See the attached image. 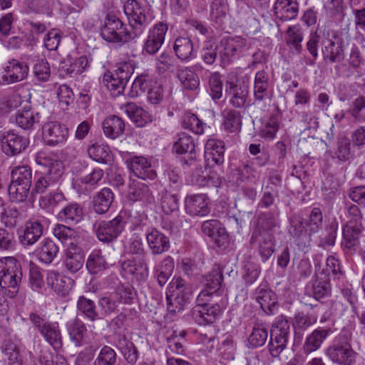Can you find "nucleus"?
I'll list each match as a JSON object with an SVG mask.
<instances>
[{
  "instance_id": "obj_1",
  "label": "nucleus",
  "mask_w": 365,
  "mask_h": 365,
  "mask_svg": "<svg viewBox=\"0 0 365 365\" xmlns=\"http://www.w3.org/2000/svg\"><path fill=\"white\" fill-rule=\"evenodd\" d=\"M35 160L42 170L35 173L32 192L43 194L58 188L63 182V163L43 152L38 153Z\"/></svg>"
},
{
  "instance_id": "obj_2",
  "label": "nucleus",
  "mask_w": 365,
  "mask_h": 365,
  "mask_svg": "<svg viewBox=\"0 0 365 365\" xmlns=\"http://www.w3.org/2000/svg\"><path fill=\"white\" fill-rule=\"evenodd\" d=\"M193 290L190 284L180 277H174L166 292L167 309L170 313L181 312L189 304Z\"/></svg>"
},
{
  "instance_id": "obj_3",
  "label": "nucleus",
  "mask_w": 365,
  "mask_h": 365,
  "mask_svg": "<svg viewBox=\"0 0 365 365\" xmlns=\"http://www.w3.org/2000/svg\"><path fill=\"white\" fill-rule=\"evenodd\" d=\"M326 356L338 365H354L358 354L353 349L347 334L341 333L325 350Z\"/></svg>"
},
{
  "instance_id": "obj_4",
  "label": "nucleus",
  "mask_w": 365,
  "mask_h": 365,
  "mask_svg": "<svg viewBox=\"0 0 365 365\" xmlns=\"http://www.w3.org/2000/svg\"><path fill=\"white\" fill-rule=\"evenodd\" d=\"M22 279L21 266L14 257L0 259V287L9 290V297H14L18 292Z\"/></svg>"
},
{
  "instance_id": "obj_5",
  "label": "nucleus",
  "mask_w": 365,
  "mask_h": 365,
  "mask_svg": "<svg viewBox=\"0 0 365 365\" xmlns=\"http://www.w3.org/2000/svg\"><path fill=\"white\" fill-rule=\"evenodd\" d=\"M29 319L43 339L55 350L62 346V336L58 322L49 321L46 315L32 312Z\"/></svg>"
},
{
  "instance_id": "obj_6",
  "label": "nucleus",
  "mask_w": 365,
  "mask_h": 365,
  "mask_svg": "<svg viewBox=\"0 0 365 365\" xmlns=\"http://www.w3.org/2000/svg\"><path fill=\"white\" fill-rule=\"evenodd\" d=\"M123 10L131 29L129 31L134 38L139 37L150 26L152 21L150 16L136 0H128L123 6Z\"/></svg>"
},
{
  "instance_id": "obj_7",
  "label": "nucleus",
  "mask_w": 365,
  "mask_h": 365,
  "mask_svg": "<svg viewBox=\"0 0 365 365\" xmlns=\"http://www.w3.org/2000/svg\"><path fill=\"white\" fill-rule=\"evenodd\" d=\"M102 38L108 42H128L134 39L131 31L117 17L107 15L101 30Z\"/></svg>"
},
{
  "instance_id": "obj_8",
  "label": "nucleus",
  "mask_w": 365,
  "mask_h": 365,
  "mask_svg": "<svg viewBox=\"0 0 365 365\" xmlns=\"http://www.w3.org/2000/svg\"><path fill=\"white\" fill-rule=\"evenodd\" d=\"M290 326L288 320L281 316L277 318L270 331L269 348L273 356L279 354L286 347L289 335Z\"/></svg>"
},
{
  "instance_id": "obj_9",
  "label": "nucleus",
  "mask_w": 365,
  "mask_h": 365,
  "mask_svg": "<svg viewBox=\"0 0 365 365\" xmlns=\"http://www.w3.org/2000/svg\"><path fill=\"white\" fill-rule=\"evenodd\" d=\"M125 222L120 215L109 221H97L93 230L98 240L103 243H110L115 240L124 230Z\"/></svg>"
},
{
  "instance_id": "obj_10",
  "label": "nucleus",
  "mask_w": 365,
  "mask_h": 365,
  "mask_svg": "<svg viewBox=\"0 0 365 365\" xmlns=\"http://www.w3.org/2000/svg\"><path fill=\"white\" fill-rule=\"evenodd\" d=\"M157 78L155 73H143L138 76L133 83L135 88H139L143 92L149 88L148 98L153 104H158L163 99V86Z\"/></svg>"
},
{
  "instance_id": "obj_11",
  "label": "nucleus",
  "mask_w": 365,
  "mask_h": 365,
  "mask_svg": "<svg viewBox=\"0 0 365 365\" xmlns=\"http://www.w3.org/2000/svg\"><path fill=\"white\" fill-rule=\"evenodd\" d=\"M247 46V40L240 36H225L219 44L215 46L224 66L228 63L232 57L241 53Z\"/></svg>"
},
{
  "instance_id": "obj_12",
  "label": "nucleus",
  "mask_w": 365,
  "mask_h": 365,
  "mask_svg": "<svg viewBox=\"0 0 365 365\" xmlns=\"http://www.w3.org/2000/svg\"><path fill=\"white\" fill-rule=\"evenodd\" d=\"M68 128L58 121H48L42 127V135L45 143L49 146L63 144L68 138Z\"/></svg>"
},
{
  "instance_id": "obj_13",
  "label": "nucleus",
  "mask_w": 365,
  "mask_h": 365,
  "mask_svg": "<svg viewBox=\"0 0 365 365\" xmlns=\"http://www.w3.org/2000/svg\"><path fill=\"white\" fill-rule=\"evenodd\" d=\"M0 142L2 152L7 156H14L21 153L29 143L28 138L12 130L3 133Z\"/></svg>"
},
{
  "instance_id": "obj_14",
  "label": "nucleus",
  "mask_w": 365,
  "mask_h": 365,
  "mask_svg": "<svg viewBox=\"0 0 365 365\" xmlns=\"http://www.w3.org/2000/svg\"><path fill=\"white\" fill-rule=\"evenodd\" d=\"M128 76L129 73L125 70H107L103 78V83L115 97L124 91Z\"/></svg>"
},
{
  "instance_id": "obj_15",
  "label": "nucleus",
  "mask_w": 365,
  "mask_h": 365,
  "mask_svg": "<svg viewBox=\"0 0 365 365\" xmlns=\"http://www.w3.org/2000/svg\"><path fill=\"white\" fill-rule=\"evenodd\" d=\"M364 225L344 224L342 227V241L341 243L343 251L346 254L353 255L359 245V238L364 231Z\"/></svg>"
},
{
  "instance_id": "obj_16",
  "label": "nucleus",
  "mask_w": 365,
  "mask_h": 365,
  "mask_svg": "<svg viewBox=\"0 0 365 365\" xmlns=\"http://www.w3.org/2000/svg\"><path fill=\"white\" fill-rule=\"evenodd\" d=\"M225 143L222 140L209 138L205 145V160L208 167L221 165L225 161Z\"/></svg>"
},
{
  "instance_id": "obj_17",
  "label": "nucleus",
  "mask_w": 365,
  "mask_h": 365,
  "mask_svg": "<svg viewBox=\"0 0 365 365\" xmlns=\"http://www.w3.org/2000/svg\"><path fill=\"white\" fill-rule=\"evenodd\" d=\"M185 207L186 212L191 216L203 217L210 211L209 199L204 194L187 196L185 199Z\"/></svg>"
},
{
  "instance_id": "obj_18",
  "label": "nucleus",
  "mask_w": 365,
  "mask_h": 365,
  "mask_svg": "<svg viewBox=\"0 0 365 365\" xmlns=\"http://www.w3.org/2000/svg\"><path fill=\"white\" fill-rule=\"evenodd\" d=\"M221 313L218 302L205 306L195 307L192 309V318L200 325L212 324Z\"/></svg>"
},
{
  "instance_id": "obj_19",
  "label": "nucleus",
  "mask_w": 365,
  "mask_h": 365,
  "mask_svg": "<svg viewBox=\"0 0 365 365\" xmlns=\"http://www.w3.org/2000/svg\"><path fill=\"white\" fill-rule=\"evenodd\" d=\"M324 46L322 52L326 60L336 62L343 58L344 41L341 34H334L331 38L324 42Z\"/></svg>"
},
{
  "instance_id": "obj_20",
  "label": "nucleus",
  "mask_w": 365,
  "mask_h": 365,
  "mask_svg": "<svg viewBox=\"0 0 365 365\" xmlns=\"http://www.w3.org/2000/svg\"><path fill=\"white\" fill-rule=\"evenodd\" d=\"M226 93L230 98L229 103L235 108H241L247 103L249 88L245 83L227 82L226 84Z\"/></svg>"
},
{
  "instance_id": "obj_21",
  "label": "nucleus",
  "mask_w": 365,
  "mask_h": 365,
  "mask_svg": "<svg viewBox=\"0 0 365 365\" xmlns=\"http://www.w3.org/2000/svg\"><path fill=\"white\" fill-rule=\"evenodd\" d=\"M168 29V25L163 22H160L153 26L144 44V50L147 53L153 54L160 49L165 41Z\"/></svg>"
},
{
  "instance_id": "obj_22",
  "label": "nucleus",
  "mask_w": 365,
  "mask_h": 365,
  "mask_svg": "<svg viewBox=\"0 0 365 365\" xmlns=\"http://www.w3.org/2000/svg\"><path fill=\"white\" fill-rule=\"evenodd\" d=\"M322 257V255H319L316 256L314 259L315 280L312 284V295L317 300L329 296L331 292L329 279L327 275L323 277L318 274L319 269H321L320 261Z\"/></svg>"
},
{
  "instance_id": "obj_23",
  "label": "nucleus",
  "mask_w": 365,
  "mask_h": 365,
  "mask_svg": "<svg viewBox=\"0 0 365 365\" xmlns=\"http://www.w3.org/2000/svg\"><path fill=\"white\" fill-rule=\"evenodd\" d=\"M85 262L84 255L81 249L73 242L66 250L63 264L70 273L78 272L83 266Z\"/></svg>"
},
{
  "instance_id": "obj_24",
  "label": "nucleus",
  "mask_w": 365,
  "mask_h": 365,
  "mask_svg": "<svg viewBox=\"0 0 365 365\" xmlns=\"http://www.w3.org/2000/svg\"><path fill=\"white\" fill-rule=\"evenodd\" d=\"M331 334H332V330L329 327L315 329L305 339L302 348L304 353L309 354L318 350Z\"/></svg>"
},
{
  "instance_id": "obj_25",
  "label": "nucleus",
  "mask_w": 365,
  "mask_h": 365,
  "mask_svg": "<svg viewBox=\"0 0 365 365\" xmlns=\"http://www.w3.org/2000/svg\"><path fill=\"white\" fill-rule=\"evenodd\" d=\"M130 169L136 177L143 180H153L156 177V172L150 160L143 156L133 158Z\"/></svg>"
},
{
  "instance_id": "obj_26",
  "label": "nucleus",
  "mask_w": 365,
  "mask_h": 365,
  "mask_svg": "<svg viewBox=\"0 0 365 365\" xmlns=\"http://www.w3.org/2000/svg\"><path fill=\"white\" fill-rule=\"evenodd\" d=\"M43 233V225L40 220H29L24 226L20 242L24 247L35 244Z\"/></svg>"
},
{
  "instance_id": "obj_27",
  "label": "nucleus",
  "mask_w": 365,
  "mask_h": 365,
  "mask_svg": "<svg viewBox=\"0 0 365 365\" xmlns=\"http://www.w3.org/2000/svg\"><path fill=\"white\" fill-rule=\"evenodd\" d=\"M202 232L212 238L220 247L227 242V234L222 224L217 220L205 221L201 227Z\"/></svg>"
},
{
  "instance_id": "obj_28",
  "label": "nucleus",
  "mask_w": 365,
  "mask_h": 365,
  "mask_svg": "<svg viewBox=\"0 0 365 365\" xmlns=\"http://www.w3.org/2000/svg\"><path fill=\"white\" fill-rule=\"evenodd\" d=\"M146 240L153 255L163 254L170 248L169 238L156 229L148 232Z\"/></svg>"
},
{
  "instance_id": "obj_29",
  "label": "nucleus",
  "mask_w": 365,
  "mask_h": 365,
  "mask_svg": "<svg viewBox=\"0 0 365 365\" xmlns=\"http://www.w3.org/2000/svg\"><path fill=\"white\" fill-rule=\"evenodd\" d=\"M299 12V4L296 0H276L274 6L275 16L282 21L295 19Z\"/></svg>"
},
{
  "instance_id": "obj_30",
  "label": "nucleus",
  "mask_w": 365,
  "mask_h": 365,
  "mask_svg": "<svg viewBox=\"0 0 365 365\" xmlns=\"http://www.w3.org/2000/svg\"><path fill=\"white\" fill-rule=\"evenodd\" d=\"M277 225V215L275 213L272 212L261 213L258 217L256 229L252 233L251 240H256L258 236L265 232L272 233Z\"/></svg>"
},
{
  "instance_id": "obj_31",
  "label": "nucleus",
  "mask_w": 365,
  "mask_h": 365,
  "mask_svg": "<svg viewBox=\"0 0 365 365\" xmlns=\"http://www.w3.org/2000/svg\"><path fill=\"white\" fill-rule=\"evenodd\" d=\"M66 329L71 340L76 346H81L87 343V328L85 324L76 317L66 323Z\"/></svg>"
},
{
  "instance_id": "obj_32",
  "label": "nucleus",
  "mask_w": 365,
  "mask_h": 365,
  "mask_svg": "<svg viewBox=\"0 0 365 365\" xmlns=\"http://www.w3.org/2000/svg\"><path fill=\"white\" fill-rule=\"evenodd\" d=\"M120 108L138 127H143L152 121L150 113L134 103H128Z\"/></svg>"
},
{
  "instance_id": "obj_33",
  "label": "nucleus",
  "mask_w": 365,
  "mask_h": 365,
  "mask_svg": "<svg viewBox=\"0 0 365 365\" xmlns=\"http://www.w3.org/2000/svg\"><path fill=\"white\" fill-rule=\"evenodd\" d=\"M57 217L66 224L76 225L83 220V208L76 202L69 203L58 212Z\"/></svg>"
},
{
  "instance_id": "obj_34",
  "label": "nucleus",
  "mask_w": 365,
  "mask_h": 365,
  "mask_svg": "<svg viewBox=\"0 0 365 365\" xmlns=\"http://www.w3.org/2000/svg\"><path fill=\"white\" fill-rule=\"evenodd\" d=\"M58 251V247L53 240L50 238H45L39 244L35 253L41 262L50 264L56 257Z\"/></svg>"
},
{
  "instance_id": "obj_35",
  "label": "nucleus",
  "mask_w": 365,
  "mask_h": 365,
  "mask_svg": "<svg viewBox=\"0 0 365 365\" xmlns=\"http://www.w3.org/2000/svg\"><path fill=\"white\" fill-rule=\"evenodd\" d=\"M66 201L64 194L57 188L41 196L38 202L42 209L53 212L56 208L64 205Z\"/></svg>"
},
{
  "instance_id": "obj_36",
  "label": "nucleus",
  "mask_w": 365,
  "mask_h": 365,
  "mask_svg": "<svg viewBox=\"0 0 365 365\" xmlns=\"http://www.w3.org/2000/svg\"><path fill=\"white\" fill-rule=\"evenodd\" d=\"M128 196L133 201H140L145 205H152L155 202L154 196L148 185L145 183H136L130 186Z\"/></svg>"
},
{
  "instance_id": "obj_37",
  "label": "nucleus",
  "mask_w": 365,
  "mask_h": 365,
  "mask_svg": "<svg viewBox=\"0 0 365 365\" xmlns=\"http://www.w3.org/2000/svg\"><path fill=\"white\" fill-rule=\"evenodd\" d=\"M105 135L111 139H115L121 135L125 130L123 120L115 115L107 117L102 123Z\"/></svg>"
},
{
  "instance_id": "obj_38",
  "label": "nucleus",
  "mask_w": 365,
  "mask_h": 365,
  "mask_svg": "<svg viewBox=\"0 0 365 365\" xmlns=\"http://www.w3.org/2000/svg\"><path fill=\"white\" fill-rule=\"evenodd\" d=\"M303 38V32L299 24L289 26L285 31V43L296 53L299 54L302 51Z\"/></svg>"
},
{
  "instance_id": "obj_39",
  "label": "nucleus",
  "mask_w": 365,
  "mask_h": 365,
  "mask_svg": "<svg viewBox=\"0 0 365 365\" xmlns=\"http://www.w3.org/2000/svg\"><path fill=\"white\" fill-rule=\"evenodd\" d=\"M41 115L38 112L32 110L29 106H26L19 110L16 116V124L24 130H29L38 123Z\"/></svg>"
},
{
  "instance_id": "obj_40",
  "label": "nucleus",
  "mask_w": 365,
  "mask_h": 365,
  "mask_svg": "<svg viewBox=\"0 0 365 365\" xmlns=\"http://www.w3.org/2000/svg\"><path fill=\"white\" fill-rule=\"evenodd\" d=\"M114 200L113 191L108 187H104L99 191L93 201V208L95 212L103 215L108 212Z\"/></svg>"
},
{
  "instance_id": "obj_41",
  "label": "nucleus",
  "mask_w": 365,
  "mask_h": 365,
  "mask_svg": "<svg viewBox=\"0 0 365 365\" xmlns=\"http://www.w3.org/2000/svg\"><path fill=\"white\" fill-rule=\"evenodd\" d=\"M256 299L262 309L267 314H273L277 309V296L270 289L259 288Z\"/></svg>"
},
{
  "instance_id": "obj_42",
  "label": "nucleus",
  "mask_w": 365,
  "mask_h": 365,
  "mask_svg": "<svg viewBox=\"0 0 365 365\" xmlns=\"http://www.w3.org/2000/svg\"><path fill=\"white\" fill-rule=\"evenodd\" d=\"M116 346L128 364L134 365L137 362L138 359V349L125 336L119 337Z\"/></svg>"
},
{
  "instance_id": "obj_43",
  "label": "nucleus",
  "mask_w": 365,
  "mask_h": 365,
  "mask_svg": "<svg viewBox=\"0 0 365 365\" xmlns=\"http://www.w3.org/2000/svg\"><path fill=\"white\" fill-rule=\"evenodd\" d=\"M86 266L91 274H98L107 269L108 264L101 250H94L89 255Z\"/></svg>"
},
{
  "instance_id": "obj_44",
  "label": "nucleus",
  "mask_w": 365,
  "mask_h": 365,
  "mask_svg": "<svg viewBox=\"0 0 365 365\" xmlns=\"http://www.w3.org/2000/svg\"><path fill=\"white\" fill-rule=\"evenodd\" d=\"M160 205L165 215H173V218L178 217L179 199L175 194L170 193L168 191L163 192Z\"/></svg>"
},
{
  "instance_id": "obj_45",
  "label": "nucleus",
  "mask_w": 365,
  "mask_h": 365,
  "mask_svg": "<svg viewBox=\"0 0 365 365\" xmlns=\"http://www.w3.org/2000/svg\"><path fill=\"white\" fill-rule=\"evenodd\" d=\"M222 116L225 130L230 133H235L240 130L242 126L240 112L232 109H225L222 112Z\"/></svg>"
},
{
  "instance_id": "obj_46",
  "label": "nucleus",
  "mask_w": 365,
  "mask_h": 365,
  "mask_svg": "<svg viewBox=\"0 0 365 365\" xmlns=\"http://www.w3.org/2000/svg\"><path fill=\"white\" fill-rule=\"evenodd\" d=\"M76 307L79 312L92 322L101 319L99 313L96 311L95 302L83 295L78 297Z\"/></svg>"
},
{
  "instance_id": "obj_47",
  "label": "nucleus",
  "mask_w": 365,
  "mask_h": 365,
  "mask_svg": "<svg viewBox=\"0 0 365 365\" xmlns=\"http://www.w3.org/2000/svg\"><path fill=\"white\" fill-rule=\"evenodd\" d=\"M31 187L24 183L11 181L8 187L10 200L16 203L24 202L29 196Z\"/></svg>"
},
{
  "instance_id": "obj_48",
  "label": "nucleus",
  "mask_w": 365,
  "mask_h": 365,
  "mask_svg": "<svg viewBox=\"0 0 365 365\" xmlns=\"http://www.w3.org/2000/svg\"><path fill=\"white\" fill-rule=\"evenodd\" d=\"M259 239V252L264 262L267 261L274 252V240L272 233L265 232L261 236H258L256 240L251 242H256Z\"/></svg>"
},
{
  "instance_id": "obj_49",
  "label": "nucleus",
  "mask_w": 365,
  "mask_h": 365,
  "mask_svg": "<svg viewBox=\"0 0 365 365\" xmlns=\"http://www.w3.org/2000/svg\"><path fill=\"white\" fill-rule=\"evenodd\" d=\"M185 336V333L182 331L179 335L174 331L173 334L167 339L168 346L165 349L167 357H172L173 354L183 355L185 354V348L181 340Z\"/></svg>"
},
{
  "instance_id": "obj_50",
  "label": "nucleus",
  "mask_w": 365,
  "mask_h": 365,
  "mask_svg": "<svg viewBox=\"0 0 365 365\" xmlns=\"http://www.w3.org/2000/svg\"><path fill=\"white\" fill-rule=\"evenodd\" d=\"M173 48L179 58L186 60L192 55L193 43L190 38L178 37L175 41Z\"/></svg>"
},
{
  "instance_id": "obj_51",
  "label": "nucleus",
  "mask_w": 365,
  "mask_h": 365,
  "mask_svg": "<svg viewBox=\"0 0 365 365\" xmlns=\"http://www.w3.org/2000/svg\"><path fill=\"white\" fill-rule=\"evenodd\" d=\"M11 181L32 185V170L29 165H23L15 166L11 172Z\"/></svg>"
},
{
  "instance_id": "obj_52",
  "label": "nucleus",
  "mask_w": 365,
  "mask_h": 365,
  "mask_svg": "<svg viewBox=\"0 0 365 365\" xmlns=\"http://www.w3.org/2000/svg\"><path fill=\"white\" fill-rule=\"evenodd\" d=\"M87 151L89 157L96 162L107 163L110 160V150L107 145L95 143Z\"/></svg>"
},
{
  "instance_id": "obj_53",
  "label": "nucleus",
  "mask_w": 365,
  "mask_h": 365,
  "mask_svg": "<svg viewBox=\"0 0 365 365\" xmlns=\"http://www.w3.org/2000/svg\"><path fill=\"white\" fill-rule=\"evenodd\" d=\"M118 355L109 346H103L94 359L93 365H115Z\"/></svg>"
},
{
  "instance_id": "obj_54",
  "label": "nucleus",
  "mask_w": 365,
  "mask_h": 365,
  "mask_svg": "<svg viewBox=\"0 0 365 365\" xmlns=\"http://www.w3.org/2000/svg\"><path fill=\"white\" fill-rule=\"evenodd\" d=\"M178 78L187 90L194 91L200 85V79L194 70H178Z\"/></svg>"
},
{
  "instance_id": "obj_55",
  "label": "nucleus",
  "mask_w": 365,
  "mask_h": 365,
  "mask_svg": "<svg viewBox=\"0 0 365 365\" xmlns=\"http://www.w3.org/2000/svg\"><path fill=\"white\" fill-rule=\"evenodd\" d=\"M318 274L323 277L327 275L329 279L331 277L334 279L339 278L342 274L339 261L331 255L329 256L326 259V267L319 270Z\"/></svg>"
},
{
  "instance_id": "obj_56",
  "label": "nucleus",
  "mask_w": 365,
  "mask_h": 365,
  "mask_svg": "<svg viewBox=\"0 0 365 365\" xmlns=\"http://www.w3.org/2000/svg\"><path fill=\"white\" fill-rule=\"evenodd\" d=\"M228 11V6L223 0H214L210 6L211 17L217 24H222L226 19Z\"/></svg>"
},
{
  "instance_id": "obj_57",
  "label": "nucleus",
  "mask_w": 365,
  "mask_h": 365,
  "mask_svg": "<svg viewBox=\"0 0 365 365\" xmlns=\"http://www.w3.org/2000/svg\"><path fill=\"white\" fill-rule=\"evenodd\" d=\"M27 70H0V84L6 85L24 80Z\"/></svg>"
},
{
  "instance_id": "obj_58",
  "label": "nucleus",
  "mask_w": 365,
  "mask_h": 365,
  "mask_svg": "<svg viewBox=\"0 0 365 365\" xmlns=\"http://www.w3.org/2000/svg\"><path fill=\"white\" fill-rule=\"evenodd\" d=\"M38 38L32 33H25L20 36H13L9 40V46L11 48H19L21 46H33Z\"/></svg>"
},
{
  "instance_id": "obj_59",
  "label": "nucleus",
  "mask_w": 365,
  "mask_h": 365,
  "mask_svg": "<svg viewBox=\"0 0 365 365\" xmlns=\"http://www.w3.org/2000/svg\"><path fill=\"white\" fill-rule=\"evenodd\" d=\"M323 216L321 210L314 207L310 215L309 220L305 222L309 235L317 233L322 228Z\"/></svg>"
},
{
  "instance_id": "obj_60",
  "label": "nucleus",
  "mask_w": 365,
  "mask_h": 365,
  "mask_svg": "<svg viewBox=\"0 0 365 365\" xmlns=\"http://www.w3.org/2000/svg\"><path fill=\"white\" fill-rule=\"evenodd\" d=\"M195 149V143L192 138L185 133L179 135L178 140L174 143L173 150L178 154L182 155L192 153Z\"/></svg>"
},
{
  "instance_id": "obj_61",
  "label": "nucleus",
  "mask_w": 365,
  "mask_h": 365,
  "mask_svg": "<svg viewBox=\"0 0 365 365\" xmlns=\"http://www.w3.org/2000/svg\"><path fill=\"white\" fill-rule=\"evenodd\" d=\"M222 273L220 268L213 269L205 278V287L220 294L222 282Z\"/></svg>"
},
{
  "instance_id": "obj_62",
  "label": "nucleus",
  "mask_w": 365,
  "mask_h": 365,
  "mask_svg": "<svg viewBox=\"0 0 365 365\" xmlns=\"http://www.w3.org/2000/svg\"><path fill=\"white\" fill-rule=\"evenodd\" d=\"M279 129V119L275 115H272L262 125L260 130V135L267 140H272Z\"/></svg>"
},
{
  "instance_id": "obj_63",
  "label": "nucleus",
  "mask_w": 365,
  "mask_h": 365,
  "mask_svg": "<svg viewBox=\"0 0 365 365\" xmlns=\"http://www.w3.org/2000/svg\"><path fill=\"white\" fill-rule=\"evenodd\" d=\"M182 127L188 129L195 134H202L204 132V124L197 115L188 113L184 116Z\"/></svg>"
},
{
  "instance_id": "obj_64",
  "label": "nucleus",
  "mask_w": 365,
  "mask_h": 365,
  "mask_svg": "<svg viewBox=\"0 0 365 365\" xmlns=\"http://www.w3.org/2000/svg\"><path fill=\"white\" fill-rule=\"evenodd\" d=\"M364 109L365 96H359L351 102L347 112L354 119L361 121L364 120V115H362V111Z\"/></svg>"
}]
</instances>
